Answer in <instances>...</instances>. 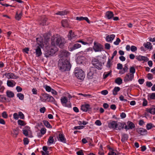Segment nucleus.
<instances>
[{"label": "nucleus", "mask_w": 155, "mask_h": 155, "mask_svg": "<svg viewBox=\"0 0 155 155\" xmlns=\"http://www.w3.org/2000/svg\"><path fill=\"white\" fill-rule=\"evenodd\" d=\"M64 42V39L62 38L58 35L53 36L51 38V46L49 49H47L45 51V56L48 58L53 56L57 51L56 46H58L60 48H62Z\"/></svg>", "instance_id": "nucleus-1"}, {"label": "nucleus", "mask_w": 155, "mask_h": 155, "mask_svg": "<svg viewBox=\"0 0 155 155\" xmlns=\"http://www.w3.org/2000/svg\"><path fill=\"white\" fill-rule=\"evenodd\" d=\"M58 66L59 69L61 71H69L70 70L71 66L68 58L65 59H60L58 62Z\"/></svg>", "instance_id": "nucleus-2"}, {"label": "nucleus", "mask_w": 155, "mask_h": 155, "mask_svg": "<svg viewBox=\"0 0 155 155\" xmlns=\"http://www.w3.org/2000/svg\"><path fill=\"white\" fill-rule=\"evenodd\" d=\"M40 97V100L42 102H52L55 104V100L53 97L46 93L43 94Z\"/></svg>", "instance_id": "nucleus-3"}, {"label": "nucleus", "mask_w": 155, "mask_h": 155, "mask_svg": "<svg viewBox=\"0 0 155 155\" xmlns=\"http://www.w3.org/2000/svg\"><path fill=\"white\" fill-rule=\"evenodd\" d=\"M74 74L78 78L81 80L83 79L85 76L83 71L79 68H75Z\"/></svg>", "instance_id": "nucleus-4"}, {"label": "nucleus", "mask_w": 155, "mask_h": 155, "mask_svg": "<svg viewBox=\"0 0 155 155\" xmlns=\"http://www.w3.org/2000/svg\"><path fill=\"white\" fill-rule=\"evenodd\" d=\"M61 101L63 106L68 108L71 107V104L69 102L67 103L68 100L66 97H61Z\"/></svg>", "instance_id": "nucleus-5"}, {"label": "nucleus", "mask_w": 155, "mask_h": 155, "mask_svg": "<svg viewBox=\"0 0 155 155\" xmlns=\"http://www.w3.org/2000/svg\"><path fill=\"white\" fill-rule=\"evenodd\" d=\"M33 49L35 51L34 53L35 54L36 56H40L42 54L41 49V46L38 45L33 47Z\"/></svg>", "instance_id": "nucleus-6"}, {"label": "nucleus", "mask_w": 155, "mask_h": 155, "mask_svg": "<svg viewBox=\"0 0 155 155\" xmlns=\"http://www.w3.org/2000/svg\"><path fill=\"white\" fill-rule=\"evenodd\" d=\"M70 53L69 52L65 50H61L60 51L59 56L61 58H62L61 59H65L64 58L65 57H68Z\"/></svg>", "instance_id": "nucleus-7"}, {"label": "nucleus", "mask_w": 155, "mask_h": 155, "mask_svg": "<svg viewBox=\"0 0 155 155\" xmlns=\"http://www.w3.org/2000/svg\"><path fill=\"white\" fill-rule=\"evenodd\" d=\"M134 77V74H133L130 73L127 74L124 77V81L125 82H127L129 81H131Z\"/></svg>", "instance_id": "nucleus-8"}, {"label": "nucleus", "mask_w": 155, "mask_h": 155, "mask_svg": "<svg viewBox=\"0 0 155 155\" xmlns=\"http://www.w3.org/2000/svg\"><path fill=\"white\" fill-rule=\"evenodd\" d=\"M93 48L96 52L101 51L103 49V47L100 44L94 42Z\"/></svg>", "instance_id": "nucleus-9"}, {"label": "nucleus", "mask_w": 155, "mask_h": 155, "mask_svg": "<svg viewBox=\"0 0 155 155\" xmlns=\"http://www.w3.org/2000/svg\"><path fill=\"white\" fill-rule=\"evenodd\" d=\"M5 76L8 79H17L18 78V76L15 75L12 73H6L5 74Z\"/></svg>", "instance_id": "nucleus-10"}, {"label": "nucleus", "mask_w": 155, "mask_h": 155, "mask_svg": "<svg viewBox=\"0 0 155 155\" xmlns=\"http://www.w3.org/2000/svg\"><path fill=\"white\" fill-rule=\"evenodd\" d=\"M127 124V125L126 124L125 125L124 129H132L135 127L134 124L130 121H128Z\"/></svg>", "instance_id": "nucleus-11"}, {"label": "nucleus", "mask_w": 155, "mask_h": 155, "mask_svg": "<svg viewBox=\"0 0 155 155\" xmlns=\"http://www.w3.org/2000/svg\"><path fill=\"white\" fill-rule=\"evenodd\" d=\"M58 140L59 141L63 143H65L66 142V139L64 135L61 133H60L58 134Z\"/></svg>", "instance_id": "nucleus-12"}, {"label": "nucleus", "mask_w": 155, "mask_h": 155, "mask_svg": "<svg viewBox=\"0 0 155 155\" xmlns=\"http://www.w3.org/2000/svg\"><path fill=\"white\" fill-rule=\"evenodd\" d=\"M85 60V58L84 56H80L78 57L76 60V62L77 64H82Z\"/></svg>", "instance_id": "nucleus-13"}, {"label": "nucleus", "mask_w": 155, "mask_h": 155, "mask_svg": "<svg viewBox=\"0 0 155 155\" xmlns=\"http://www.w3.org/2000/svg\"><path fill=\"white\" fill-rule=\"evenodd\" d=\"M75 37L76 35L72 32V31H70L68 36V39L71 41H74Z\"/></svg>", "instance_id": "nucleus-14"}, {"label": "nucleus", "mask_w": 155, "mask_h": 155, "mask_svg": "<svg viewBox=\"0 0 155 155\" xmlns=\"http://www.w3.org/2000/svg\"><path fill=\"white\" fill-rule=\"evenodd\" d=\"M125 124H123L121 123L117 122L116 130H120L121 129H123L124 128Z\"/></svg>", "instance_id": "nucleus-15"}, {"label": "nucleus", "mask_w": 155, "mask_h": 155, "mask_svg": "<svg viewBox=\"0 0 155 155\" xmlns=\"http://www.w3.org/2000/svg\"><path fill=\"white\" fill-rule=\"evenodd\" d=\"M90 105L88 104L82 105L81 107V109L84 112H87L90 109Z\"/></svg>", "instance_id": "nucleus-16"}, {"label": "nucleus", "mask_w": 155, "mask_h": 155, "mask_svg": "<svg viewBox=\"0 0 155 155\" xmlns=\"http://www.w3.org/2000/svg\"><path fill=\"white\" fill-rule=\"evenodd\" d=\"M117 121H112L110 122L108 124L109 127L110 128L114 129H116Z\"/></svg>", "instance_id": "nucleus-17"}, {"label": "nucleus", "mask_w": 155, "mask_h": 155, "mask_svg": "<svg viewBox=\"0 0 155 155\" xmlns=\"http://www.w3.org/2000/svg\"><path fill=\"white\" fill-rule=\"evenodd\" d=\"M137 59L140 61H148L149 59L147 57L139 55L137 58Z\"/></svg>", "instance_id": "nucleus-18"}, {"label": "nucleus", "mask_w": 155, "mask_h": 155, "mask_svg": "<svg viewBox=\"0 0 155 155\" xmlns=\"http://www.w3.org/2000/svg\"><path fill=\"white\" fill-rule=\"evenodd\" d=\"M81 47V45L80 44L76 43L72 47L69 48V50L72 51L77 49Z\"/></svg>", "instance_id": "nucleus-19"}, {"label": "nucleus", "mask_w": 155, "mask_h": 155, "mask_svg": "<svg viewBox=\"0 0 155 155\" xmlns=\"http://www.w3.org/2000/svg\"><path fill=\"white\" fill-rule=\"evenodd\" d=\"M137 132L141 135H144L147 133V130L143 128H140L137 130Z\"/></svg>", "instance_id": "nucleus-20"}, {"label": "nucleus", "mask_w": 155, "mask_h": 155, "mask_svg": "<svg viewBox=\"0 0 155 155\" xmlns=\"http://www.w3.org/2000/svg\"><path fill=\"white\" fill-rule=\"evenodd\" d=\"M115 35L113 34L107 35L106 37V41L107 42H111L115 38Z\"/></svg>", "instance_id": "nucleus-21"}, {"label": "nucleus", "mask_w": 155, "mask_h": 155, "mask_svg": "<svg viewBox=\"0 0 155 155\" xmlns=\"http://www.w3.org/2000/svg\"><path fill=\"white\" fill-rule=\"evenodd\" d=\"M114 14L113 12L111 11H107L106 13L105 17L108 19L112 18L113 17Z\"/></svg>", "instance_id": "nucleus-22"}, {"label": "nucleus", "mask_w": 155, "mask_h": 155, "mask_svg": "<svg viewBox=\"0 0 155 155\" xmlns=\"http://www.w3.org/2000/svg\"><path fill=\"white\" fill-rule=\"evenodd\" d=\"M16 83L13 80H8L7 81V85L8 87H13L16 84Z\"/></svg>", "instance_id": "nucleus-23"}, {"label": "nucleus", "mask_w": 155, "mask_h": 155, "mask_svg": "<svg viewBox=\"0 0 155 155\" xmlns=\"http://www.w3.org/2000/svg\"><path fill=\"white\" fill-rule=\"evenodd\" d=\"M22 15V11H21L20 12H19L18 11H17L16 14L15 18L17 20H19L21 18Z\"/></svg>", "instance_id": "nucleus-24"}, {"label": "nucleus", "mask_w": 155, "mask_h": 155, "mask_svg": "<svg viewBox=\"0 0 155 155\" xmlns=\"http://www.w3.org/2000/svg\"><path fill=\"white\" fill-rule=\"evenodd\" d=\"M7 96L10 98H12L14 97L15 95L13 92L7 90L6 92Z\"/></svg>", "instance_id": "nucleus-25"}, {"label": "nucleus", "mask_w": 155, "mask_h": 155, "mask_svg": "<svg viewBox=\"0 0 155 155\" xmlns=\"http://www.w3.org/2000/svg\"><path fill=\"white\" fill-rule=\"evenodd\" d=\"M120 88L118 87H115L113 90V94L116 95L117 94V92L120 90Z\"/></svg>", "instance_id": "nucleus-26"}, {"label": "nucleus", "mask_w": 155, "mask_h": 155, "mask_svg": "<svg viewBox=\"0 0 155 155\" xmlns=\"http://www.w3.org/2000/svg\"><path fill=\"white\" fill-rule=\"evenodd\" d=\"M147 97V99L149 101L152 99H155V93H153L149 94L148 95Z\"/></svg>", "instance_id": "nucleus-27"}, {"label": "nucleus", "mask_w": 155, "mask_h": 155, "mask_svg": "<svg viewBox=\"0 0 155 155\" xmlns=\"http://www.w3.org/2000/svg\"><path fill=\"white\" fill-rule=\"evenodd\" d=\"M47 20V18L45 17H43L42 18L40 24L42 25H47L46 21Z\"/></svg>", "instance_id": "nucleus-28"}, {"label": "nucleus", "mask_w": 155, "mask_h": 155, "mask_svg": "<svg viewBox=\"0 0 155 155\" xmlns=\"http://www.w3.org/2000/svg\"><path fill=\"white\" fill-rule=\"evenodd\" d=\"M43 150L45 152H42V154L43 155H48L49 154V152L47 151L48 148L47 147L44 146L43 147Z\"/></svg>", "instance_id": "nucleus-29"}, {"label": "nucleus", "mask_w": 155, "mask_h": 155, "mask_svg": "<svg viewBox=\"0 0 155 155\" xmlns=\"http://www.w3.org/2000/svg\"><path fill=\"white\" fill-rule=\"evenodd\" d=\"M54 142V139L53 137L52 136H50L47 142L48 145H49L51 144H52Z\"/></svg>", "instance_id": "nucleus-30"}, {"label": "nucleus", "mask_w": 155, "mask_h": 155, "mask_svg": "<svg viewBox=\"0 0 155 155\" xmlns=\"http://www.w3.org/2000/svg\"><path fill=\"white\" fill-rule=\"evenodd\" d=\"M62 26L64 27H67L68 26V21L66 20H63L61 21Z\"/></svg>", "instance_id": "nucleus-31"}, {"label": "nucleus", "mask_w": 155, "mask_h": 155, "mask_svg": "<svg viewBox=\"0 0 155 155\" xmlns=\"http://www.w3.org/2000/svg\"><path fill=\"white\" fill-rule=\"evenodd\" d=\"M94 66L96 68L99 70L101 69L102 68V65L101 63L100 62H99L98 63L96 64H95Z\"/></svg>", "instance_id": "nucleus-32"}, {"label": "nucleus", "mask_w": 155, "mask_h": 155, "mask_svg": "<svg viewBox=\"0 0 155 155\" xmlns=\"http://www.w3.org/2000/svg\"><path fill=\"white\" fill-rule=\"evenodd\" d=\"M68 12L66 11H62L58 12L55 13L57 15H64L67 14Z\"/></svg>", "instance_id": "nucleus-33"}, {"label": "nucleus", "mask_w": 155, "mask_h": 155, "mask_svg": "<svg viewBox=\"0 0 155 155\" xmlns=\"http://www.w3.org/2000/svg\"><path fill=\"white\" fill-rule=\"evenodd\" d=\"M143 45L145 48H147V49H151V44L150 42H147L146 44H144Z\"/></svg>", "instance_id": "nucleus-34"}, {"label": "nucleus", "mask_w": 155, "mask_h": 155, "mask_svg": "<svg viewBox=\"0 0 155 155\" xmlns=\"http://www.w3.org/2000/svg\"><path fill=\"white\" fill-rule=\"evenodd\" d=\"M128 136L127 134H122L121 140L123 142L125 141V140L127 139Z\"/></svg>", "instance_id": "nucleus-35"}, {"label": "nucleus", "mask_w": 155, "mask_h": 155, "mask_svg": "<svg viewBox=\"0 0 155 155\" xmlns=\"http://www.w3.org/2000/svg\"><path fill=\"white\" fill-rule=\"evenodd\" d=\"M115 82L118 85H120L122 83V80L120 78H116Z\"/></svg>", "instance_id": "nucleus-36"}, {"label": "nucleus", "mask_w": 155, "mask_h": 155, "mask_svg": "<svg viewBox=\"0 0 155 155\" xmlns=\"http://www.w3.org/2000/svg\"><path fill=\"white\" fill-rule=\"evenodd\" d=\"M43 122L44 125L47 127L49 128H51L52 127L51 125L48 121L44 120L43 121Z\"/></svg>", "instance_id": "nucleus-37"}, {"label": "nucleus", "mask_w": 155, "mask_h": 155, "mask_svg": "<svg viewBox=\"0 0 155 155\" xmlns=\"http://www.w3.org/2000/svg\"><path fill=\"white\" fill-rule=\"evenodd\" d=\"M111 71L108 72H105L104 73L103 76L104 78H106L108 76L110 75L111 74Z\"/></svg>", "instance_id": "nucleus-38"}, {"label": "nucleus", "mask_w": 155, "mask_h": 155, "mask_svg": "<svg viewBox=\"0 0 155 155\" xmlns=\"http://www.w3.org/2000/svg\"><path fill=\"white\" fill-rule=\"evenodd\" d=\"M112 64V62L111 60L109 58L106 64V67L107 68H110Z\"/></svg>", "instance_id": "nucleus-39"}, {"label": "nucleus", "mask_w": 155, "mask_h": 155, "mask_svg": "<svg viewBox=\"0 0 155 155\" xmlns=\"http://www.w3.org/2000/svg\"><path fill=\"white\" fill-rule=\"evenodd\" d=\"M2 81L0 80V92L1 93L3 92L5 88L3 86H2Z\"/></svg>", "instance_id": "nucleus-40"}, {"label": "nucleus", "mask_w": 155, "mask_h": 155, "mask_svg": "<svg viewBox=\"0 0 155 155\" xmlns=\"http://www.w3.org/2000/svg\"><path fill=\"white\" fill-rule=\"evenodd\" d=\"M17 96L21 100H22L24 98V95L21 93H18L17 94Z\"/></svg>", "instance_id": "nucleus-41"}, {"label": "nucleus", "mask_w": 155, "mask_h": 155, "mask_svg": "<svg viewBox=\"0 0 155 155\" xmlns=\"http://www.w3.org/2000/svg\"><path fill=\"white\" fill-rule=\"evenodd\" d=\"M46 91L48 92H50L51 91L52 88L49 86L46 85L44 86Z\"/></svg>", "instance_id": "nucleus-42"}, {"label": "nucleus", "mask_w": 155, "mask_h": 155, "mask_svg": "<svg viewBox=\"0 0 155 155\" xmlns=\"http://www.w3.org/2000/svg\"><path fill=\"white\" fill-rule=\"evenodd\" d=\"M18 124L21 126H24L25 124V123L24 121L19 120L18 121Z\"/></svg>", "instance_id": "nucleus-43"}, {"label": "nucleus", "mask_w": 155, "mask_h": 155, "mask_svg": "<svg viewBox=\"0 0 155 155\" xmlns=\"http://www.w3.org/2000/svg\"><path fill=\"white\" fill-rule=\"evenodd\" d=\"M19 128H16L13 130V134L15 135V137H16L18 133L19 132Z\"/></svg>", "instance_id": "nucleus-44"}, {"label": "nucleus", "mask_w": 155, "mask_h": 155, "mask_svg": "<svg viewBox=\"0 0 155 155\" xmlns=\"http://www.w3.org/2000/svg\"><path fill=\"white\" fill-rule=\"evenodd\" d=\"M6 100V98L4 97L3 95H0V102H3Z\"/></svg>", "instance_id": "nucleus-45"}, {"label": "nucleus", "mask_w": 155, "mask_h": 155, "mask_svg": "<svg viewBox=\"0 0 155 155\" xmlns=\"http://www.w3.org/2000/svg\"><path fill=\"white\" fill-rule=\"evenodd\" d=\"M99 62V61L98 60L95 58H93L92 61V62L93 65L96 64H97Z\"/></svg>", "instance_id": "nucleus-46"}, {"label": "nucleus", "mask_w": 155, "mask_h": 155, "mask_svg": "<svg viewBox=\"0 0 155 155\" xmlns=\"http://www.w3.org/2000/svg\"><path fill=\"white\" fill-rule=\"evenodd\" d=\"M18 117H19L20 119H24L25 118L24 115L22 112H19L18 113Z\"/></svg>", "instance_id": "nucleus-47"}, {"label": "nucleus", "mask_w": 155, "mask_h": 155, "mask_svg": "<svg viewBox=\"0 0 155 155\" xmlns=\"http://www.w3.org/2000/svg\"><path fill=\"white\" fill-rule=\"evenodd\" d=\"M153 127V124L151 123L147 124L146 125L147 128L148 130L151 129Z\"/></svg>", "instance_id": "nucleus-48"}, {"label": "nucleus", "mask_w": 155, "mask_h": 155, "mask_svg": "<svg viewBox=\"0 0 155 155\" xmlns=\"http://www.w3.org/2000/svg\"><path fill=\"white\" fill-rule=\"evenodd\" d=\"M130 74H134L135 72V69L134 67H131L130 69Z\"/></svg>", "instance_id": "nucleus-49"}, {"label": "nucleus", "mask_w": 155, "mask_h": 155, "mask_svg": "<svg viewBox=\"0 0 155 155\" xmlns=\"http://www.w3.org/2000/svg\"><path fill=\"white\" fill-rule=\"evenodd\" d=\"M149 112L152 114H155V107L150 109L149 110Z\"/></svg>", "instance_id": "nucleus-50"}, {"label": "nucleus", "mask_w": 155, "mask_h": 155, "mask_svg": "<svg viewBox=\"0 0 155 155\" xmlns=\"http://www.w3.org/2000/svg\"><path fill=\"white\" fill-rule=\"evenodd\" d=\"M120 40L119 38H117L116 41L114 42V44L115 45H118L120 42Z\"/></svg>", "instance_id": "nucleus-51"}, {"label": "nucleus", "mask_w": 155, "mask_h": 155, "mask_svg": "<svg viewBox=\"0 0 155 155\" xmlns=\"http://www.w3.org/2000/svg\"><path fill=\"white\" fill-rule=\"evenodd\" d=\"M41 133V134L44 135L46 132V129L45 128H42L40 130Z\"/></svg>", "instance_id": "nucleus-52"}, {"label": "nucleus", "mask_w": 155, "mask_h": 155, "mask_svg": "<svg viewBox=\"0 0 155 155\" xmlns=\"http://www.w3.org/2000/svg\"><path fill=\"white\" fill-rule=\"evenodd\" d=\"M131 51L132 52H134L137 50V48L134 46L132 45L131 47Z\"/></svg>", "instance_id": "nucleus-53"}, {"label": "nucleus", "mask_w": 155, "mask_h": 155, "mask_svg": "<svg viewBox=\"0 0 155 155\" xmlns=\"http://www.w3.org/2000/svg\"><path fill=\"white\" fill-rule=\"evenodd\" d=\"M24 144L25 145L28 144L29 143L28 139L27 138H24L23 140Z\"/></svg>", "instance_id": "nucleus-54"}, {"label": "nucleus", "mask_w": 155, "mask_h": 155, "mask_svg": "<svg viewBox=\"0 0 155 155\" xmlns=\"http://www.w3.org/2000/svg\"><path fill=\"white\" fill-rule=\"evenodd\" d=\"M2 116L5 118H6L8 117V115L6 112H3L2 114Z\"/></svg>", "instance_id": "nucleus-55"}, {"label": "nucleus", "mask_w": 155, "mask_h": 155, "mask_svg": "<svg viewBox=\"0 0 155 155\" xmlns=\"http://www.w3.org/2000/svg\"><path fill=\"white\" fill-rule=\"evenodd\" d=\"M13 118L15 120H18L19 118L18 117V114L17 113H15L13 114Z\"/></svg>", "instance_id": "nucleus-56"}, {"label": "nucleus", "mask_w": 155, "mask_h": 155, "mask_svg": "<svg viewBox=\"0 0 155 155\" xmlns=\"http://www.w3.org/2000/svg\"><path fill=\"white\" fill-rule=\"evenodd\" d=\"M101 93L104 95H105L108 94V91L107 90H104L101 92Z\"/></svg>", "instance_id": "nucleus-57"}, {"label": "nucleus", "mask_w": 155, "mask_h": 155, "mask_svg": "<svg viewBox=\"0 0 155 155\" xmlns=\"http://www.w3.org/2000/svg\"><path fill=\"white\" fill-rule=\"evenodd\" d=\"M84 127V126H75L74 127L75 129H83Z\"/></svg>", "instance_id": "nucleus-58"}, {"label": "nucleus", "mask_w": 155, "mask_h": 155, "mask_svg": "<svg viewBox=\"0 0 155 155\" xmlns=\"http://www.w3.org/2000/svg\"><path fill=\"white\" fill-rule=\"evenodd\" d=\"M117 68L118 69H121L123 68V65L122 64H120L118 63L117 64Z\"/></svg>", "instance_id": "nucleus-59"}, {"label": "nucleus", "mask_w": 155, "mask_h": 155, "mask_svg": "<svg viewBox=\"0 0 155 155\" xmlns=\"http://www.w3.org/2000/svg\"><path fill=\"white\" fill-rule=\"evenodd\" d=\"M16 90L18 92H20L22 91V88L20 86H18L16 87Z\"/></svg>", "instance_id": "nucleus-60"}, {"label": "nucleus", "mask_w": 155, "mask_h": 155, "mask_svg": "<svg viewBox=\"0 0 155 155\" xmlns=\"http://www.w3.org/2000/svg\"><path fill=\"white\" fill-rule=\"evenodd\" d=\"M95 124L97 126L101 125L102 124L100 120H97L95 122Z\"/></svg>", "instance_id": "nucleus-61"}, {"label": "nucleus", "mask_w": 155, "mask_h": 155, "mask_svg": "<svg viewBox=\"0 0 155 155\" xmlns=\"http://www.w3.org/2000/svg\"><path fill=\"white\" fill-rule=\"evenodd\" d=\"M147 78L148 79L151 80L153 78V76L151 74L149 73L147 74Z\"/></svg>", "instance_id": "nucleus-62"}, {"label": "nucleus", "mask_w": 155, "mask_h": 155, "mask_svg": "<svg viewBox=\"0 0 155 155\" xmlns=\"http://www.w3.org/2000/svg\"><path fill=\"white\" fill-rule=\"evenodd\" d=\"M46 110L45 108L44 107L41 108L40 109V111L41 113H44Z\"/></svg>", "instance_id": "nucleus-63"}, {"label": "nucleus", "mask_w": 155, "mask_h": 155, "mask_svg": "<svg viewBox=\"0 0 155 155\" xmlns=\"http://www.w3.org/2000/svg\"><path fill=\"white\" fill-rule=\"evenodd\" d=\"M32 92L34 94H37V90L35 88H33L32 90Z\"/></svg>", "instance_id": "nucleus-64"}]
</instances>
